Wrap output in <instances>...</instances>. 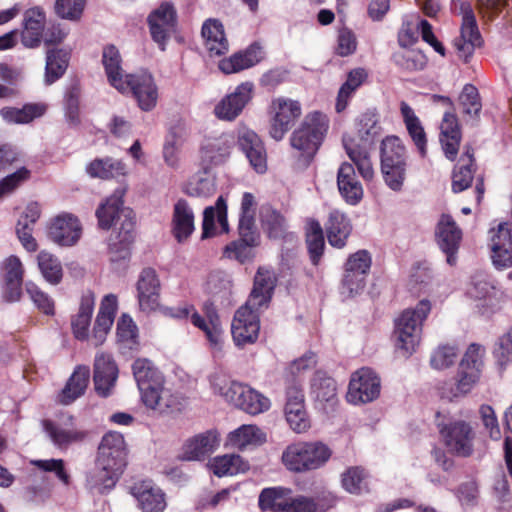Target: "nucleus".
<instances>
[{"mask_svg": "<svg viewBox=\"0 0 512 512\" xmlns=\"http://www.w3.org/2000/svg\"><path fill=\"white\" fill-rule=\"evenodd\" d=\"M132 370L142 401L148 408L166 413L178 407V397L171 389L164 387L162 373L150 360L145 358L135 360Z\"/></svg>", "mask_w": 512, "mask_h": 512, "instance_id": "obj_1", "label": "nucleus"}, {"mask_svg": "<svg viewBox=\"0 0 512 512\" xmlns=\"http://www.w3.org/2000/svg\"><path fill=\"white\" fill-rule=\"evenodd\" d=\"M329 129L328 117L318 111L308 113L290 136L300 166L306 167L317 153Z\"/></svg>", "mask_w": 512, "mask_h": 512, "instance_id": "obj_2", "label": "nucleus"}, {"mask_svg": "<svg viewBox=\"0 0 512 512\" xmlns=\"http://www.w3.org/2000/svg\"><path fill=\"white\" fill-rule=\"evenodd\" d=\"M377 123V115L367 111L361 114L357 120V133L362 143L357 142L355 138H343V146L349 159L354 162L365 181H372L375 175L367 145L371 144L373 138L378 134Z\"/></svg>", "mask_w": 512, "mask_h": 512, "instance_id": "obj_3", "label": "nucleus"}, {"mask_svg": "<svg viewBox=\"0 0 512 512\" xmlns=\"http://www.w3.org/2000/svg\"><path fill=\"white\" fill-rule=\"evenodd\" d=\"M330 506L325 497L294 496L293 491L285 487L266 488L259 495L261 510L272 512H319Z\"/></svg>", "mask_w": 512, "mask_h": 512, "instance_id": "obj_4", "label": "nucleus"}, {"mask_svg": "<svg viewBox=\"0 0 512 512\" xmlns=\"http://www.w3.org/2000/svg\"><path fill=\"white\" fill-rule=\"evenodd\" d=\"M483 356L484 349L471 344L460 362L456 383L445 382L438 387L440 397L452 401L468 394L481 378Z\"/></svg>", "mask_w": 512, "mask_h": 512, "instance_id": "obj_5", "label": "nucleus"}, {"mask_svg": "<svg viewBox=\"0 0 512 512\" xmlns=\"http://www.w3.org/2000/svg\"><path fill=\"white\" fill-rule=\"evenodd\" d=\"M331 454L330 448L322 442L298 441L283 450L281 462L290 472L306 473L324 466Z\"/></svg>", "mask_w": 512, "mask_h": 512, "instance_id": "obj_6", "label": "nucleus"}, {"mask_svg": "<svg viewBox=\"0 0 512 512\" xmlns=\"http://www.w3.org/2000/svg\"><path fill=\"white\" fill-rule=\"evenodd\" d=\"M431 311V303L421 300L414 308L405 309L395 320L397 347L406 355H411L419 345L423 322Z\"/></svg>", "mask_w": 512, "mask_h": 512, "instance_id": "obj_7", "label": "nucleus"}, {"mask_svg": "<svg viewBox=\"0 0 512 512\" xmlns=\"http://www.w3.org/2000/svg\"><path fill=\"white\" fill-rule=\"evenodd\" d=\"M127 464V448L124 437L118 432L106 433L98 447L96 465L104 472L102 479L111 481L106 487L115 484V479L122 473Z\"/></svg>", "mask_w": 512, "mask_h": 512, "instance_id": "obj_8", "label": "nucleus"}, {"mask_svg": "<svg viewBox=\"0 0 512 512\" xmlns=\"http://www.w3.org/2000/svg\"><path fill=\"white\" fill-rule=\"evenodd\" d=\"M406 149L400 138L388 136L382 141L381 170L385 183L394 191L402 189L407 167Z\"/></svg>", "mask_w": 512, "mask_h": 512, "instance_id": "obj_9", "label": "nucleus"}, {"mask_svg": "<svg viewBox=\"0 0 512 512\" xmlns=\"http://www.w3.org/2000/svg\"><path fill=\"white\" fill-rule=\"evenodd\" d=\"M213 388L227 402L251 415L260 414L270 407V400L267 397L242 383L225 381L223 384H214Z\"/></svg>", "mask_w": 512, "mask_h": 512, "instance_id": "obj_10", "label": "nucleus"}, {"mask_svg": "<svg viewBox=\"0 0 512 512\" xmlns=\"http://www.w3.org/2000/svg\"><path fill=\"white\" fill-rule=\"evenodd\" d=\"M261 309V307L246 302L236 310L231 324V333L236 346L243 347L257 341L260 331L259 311Z\"/></svg>", "mask_w": 512, "mask_h": 512, "instance_id": "obj_11", "label": "nucleus"}, {"mask_svg": "<svg viewBox=\"0 0 512 512\" xmlns=\"http://www.w3.org/2000/svg\"><path fill=\"white\" fill-rule=\"evenodd\" d=\"M270 136L280 141L301 116L302 108L298 101L279 97L271 102Z\"/></svg>", "mask_w": 512, "mask_h": 512, "instance_id": "obj_12", "label": "nucleus"}, {"mask_svg": "<svg viewBox=\"0 0 512 512\" xmlns=\"http://www.w3.org/2000/svg\"><path fill=\"white\" fill-rule=\"evenodd\" d=\"M147 23L153 41L161 50H165L168 40L177 27V12L174 5L171 2L161 3L150 12Z\"/></svg>", "mask_w": 512, "mask_h": 512, "instance_id": "obj_13", "label": "nucleus"}, {"mask_svg": "<svg viewBox=\"0 0 512 512\" xmlns=\"http://www.w3.org/2000/svg\"><path fill=\"white\" fill-rule=\"evenodd\" d=\"M380 389L377 374L369 368H361L352 375L346 398L355 405L369 403L378 398Z\"/></svg>", "mask_w": 512, "mask_h": 512, "instance_id": "obj_14", "label": "nucleus"}, {"mask_svg": "<svg viewBox=\"0 0 512 512\" xmlns=\"http://www.w3.org/2000/svg\"><path fill=\"white\" fill-rule=\"evenodd\" d=\"M446 447L461 457H469L474 451L475 432L471 425L463 420L452 421L440 429Z\"/></svg>", "mask_w": 512, "mask_h": 512, "instance_id": "obj_15", "label": "nucleus"}, {"mask_svg": "<svg viewBox=\"0 0 512 512\" xmlns=\"http://www.w3.org/2000/svg\"><path fill=\"white\" fill-rule=\"evenodd\" d=\"M124 89H117L121 93L131 92L143 111H151L157 104L158 89L154 78L149 73L125 75Z\"/></svg>", "mask_w": 512, "mask_h": 512, "instance_id": "obj_16", "label": "nucleus"}, {"mask_svg": "<svg viewBox=\"0 0 512 512\" xmlns=\"http://www.w3.org/2000/svg\"><path fill=\"white\" fill-rule=\"evenodd\" d=\"M461 34L454 42L458 55L465 62L472 56L476 47L482 43L476 18L469 3L461 4Z\"/></svg>", "mask_w": 512, "mask_h": 512, "instance_id": "obj_17", "label": "nucleus"}, {"mask_svg": "<svg viewBox=\"0 0 512 512\" xmlns=\"http://www.w3.org/2000/svg\"><path fill=\"white\" fill-rule=\"evenodd\" d=\"M118 378V367L110 354L97 353L94 360L93 381L95 391L102 397L111 394Z\"/></svg>", "mask_w": 512, "mask_h": 512, "instance_id": "obj_18", "label": "nucleus"}, {"mask_svg": "<svg viewBox=\"0 0 512 512\" xmlns=\"http://www.w3.org/2000/svg\"><path fill=\"white\" fill-rule=\"evenodd\" d=\"M130 493L143 512H164L167 507L165 493L150 480L134 483L130 487Z\"/></svg>", "mask_w": 512, "mask_h": 512, "instance_id": "obj_19", "label": "nucleus"}, {"mask_svg": "<svg viewBox=\"0 0 512 512\" xmlns=\"http://www.w3.org/2000/svg\"><path fill=\"white\" fill-rule=\"evenodd\" d=\"M436 239L441 250L447 255V263L455 265L462 231L450 215L443 214L436 229Z\"/></svg>", "mask_w": 512, "mask_h": 512, "instance_id": "obj_20", "label": "nucleus"}, {"mask_svg": "<svg viewBox=\"0 0 512 512\" xmlns=\"http://www.w3.org/2000/svg\"><path fill=\"white\" fill-rule=\"evenodd\" d=\"M82 228L79 220L71 214L55 217L48 227L49 239L60 246H72L81 237Z\"/></svg>", "mask_w": 512, "mask_h": 512, "instance_id": "obj_21", "label": "nucleus"}, {"mask_svg": "<svg viewBox=\"0 0 512 512\" xmlns=\"http://www.w3.org/2000/svg\"><path fill=\"white\" fill-rule=\"evenodd\" d=\"M73 419V416L69 415L62 423L50 420L43 422L45 432L59 449H67L70 445L82 442L87 437L85 431L74 426Z\"/></svg>", "mask_w": 512, "mask_h": 512, "instance_id": "obj_22", "label": "nucleus"}, {"mask_svg": "<svg viewBox=\"0 0 512 512\" xmlns=\"http://www.w3.org/2000/svg\"><path fill=\"white\" fill-rule=\"evenodd\" d=\"M285 416L291 429L296 433L306 432L310 421L304 407V394L300 386L294 384L287 389Z\"/></svg>", "mask_w": 512, "mask_h": 512, "instance_id": "obj_23", "label": "nucleus"}, {"mask_svg": "<svg viewBox=\"0 0 512 512\" xmlns=\"http://www.w3.org/2000/svg\"><path fill=\"white\" fill-rule=\"evenodd\" d=\"M253 88L254 86L251 82H244L238 85L233 93L225 97L215 107L216 116L224 120L235 119L251 100Z\"/></svg>", "mask_w": 512, "mask_h": 512, "instance_id": "obj_24", "label": "nucleus"}, {"mask_svg": "<svg viewBox=\"0 0 512 512\" xmlns=\"http://www.w3.org/2000/svg\"><path fill=\"white\" fill-rule=\"evenodd\" d=\"M354 162H343L337 172V186L341 196L350 205L358 204L364 195L363 186L358 180Z\"/></svg>", "mask_w": 512, "mask_h": 512, "instance_id": "obj_25", "label": "nucleus"}, {"mask_svg": "<svg viewBox=\"0 0 512 512\" xmlns=\"http://www.w3.org/2000/svg\"><path fill=\"white\" fill-rule=\"evenodd\" d=\"M160 283L155 270L144 269L137 282L139 306L142 311H154L159 305Z\"/></svg>", "mask_w": 512, "mask_h": 512, "instance_id": "obj_26", "label": "nucleus"}, {"mask_svg": "<svg viewBox=\"0 0 512 512\" xmlns=\"http://www.w3.org/2000/svg\"><path fill=\"white\" fill-rule=\"evenodd\" d=\"M238 144L256 172L264 173L267 169V158L258 135L254 131L244 130L239 134Z\"/></svg>", "mask_w": 512, "mask_h": 512, "instance_id": "obj_27", "label": "nucleus"}, {"mask_svg": "<svg viewBox=\"0 0 512 512\" xmlns=\"http://www.w3.org/2000/svg\"><path fill=\"white\" fill-rule=\"evenodd\" d=\"M120 224L116 240L109 244L111 252L119 253V258H126L129 255V247L135 239V215L132 210L124 209L119 214Z\"/></svg>", "mask_w": 512, "mask_h": 512, "instance_id": "obj_28", "label": "nucleus"}, {"mask_svg": "<svg viewBox=\"0 0 512 512\" xmlns=\"http://www.w3.org/2000/svg\"><path fill=\"white\" fill-rule=\"evenodd\" d=\"M194 229V213L185 199H179L173 207L172 234L178 243H183L191 236Z\"/></svg>", "mask_w": 512, "mask_h": 512, "instance_id": "obj_29", "label": "nucleus"}, {"mask_svg": "<svg viewBox=\"0 0 512 512\" xmlns=\"http://www.w3.org/2000/svg\"><path fill=\"white\" fill-rule=\"evenodd\" d=\"M90 381V369L88 366H77L67 380L63 389L59 392L57 400L62 405H69L84 395Z\"/></svg>", "mask_w": 512, "mask_h": 512, "instance_id": "obj_30", "label": "nucleus"}, {"mask_svg": "<svg viewBox=\"0 0 512 512\" xmlns=\"http://www.w3.org/2000/svg\"><path fill=\"white\" fill-rule=\"evenodd\" d=\"M440 143L445 156L453 161L457 157L462 134L455 114L445 113L440 126Z\"/></svg>", "mask_w": 512, "mask_h": 512, "instance_id": "obj_31", "label": "nucleus"}, {"mask_svg": "<svg viewBox=\"0 0 512 512\" xmlns=\"http://www.w3.org/2000/svg\"><path fill=\"white\" fill-rule=\"evenodd\" d=\"M23 25L22 44L27 48L38 47L44 32V12L39 7L27 10L24 14Z\"/></svg>", "mask_w": 512, "mask_h": 512, "instance_id": "obj_32", "label": "nucleus"}, {"mask_svg": "<svg viewBox=\"0 0 512 512\" xmlns=\"http://www.w3.org/2000/svg\"><path fill=\"white\" fill-rule=\"evenodd\" d=\"M325 230L329 244L336 248H343L351 234L352 225L343 212L333 210L329 213Z\"/></svg>", "mask_w": 512, "mask_h": 512, "instance_id": "obj_33", "label": "nucleus"}, {"mask_svg": "<svg viewBox=\"0 0 512 512\" xmlns=\"http://www.w3.org/2000/svg\"><path fill=\"white\" fill-rule=\"evenodd\" d=\"M276 278L272 271L259 268L255 278L252 292L246 302L264 308L268 306L275 287Z\"/></svg>", "mask_w": 512, "mask_h": 512, "instance_id": "obj_34", "label": "nucleus"}, {"mask_svg": "<svg viewBox=\"0 0 512 512\" xmlns=\"http://www.w3.org/2000/svg\"><path fill=\"white\" fill-rule=\"evenodd\" d=\"M218 434L215 431H207L189 439L183 446L182 460H200L211 453L218 445Z\"/></svg>", "mask_w": 512, "mask_h": 512, "instance_id": "obj_35", "label": "nucleus"}, {"mask_svg": "<svg viewBox=\"0 0 512 512\" xmlns=\"http://www.w3.org/2000/svg\"><path fill=\"white\" fill-rule=\"evenodd\" d=\"M86 173L91 178L110 180L125 177L128 174L124 162L112 157L96 158L86 166Z\"/></svg>", "mask_w": 512, "mask_h": 512, "instance_id": "obj_36", "label": "nucleus"}, {"mask_svg": "<svg viewBox=\"0 0 512 512\" xmlns=\"http://www.w3.org/2000/svg\"><path fill=\"white\" fill-rule=\"evenodd\" d=\"M201 34L211 56H220L228 51V40L225 37L223 25L218 20L208 19L205 21Z\"/></svg>", "mask_w": 512, "mask_h": 512, "instance_id": "obj_37", "label": "nucleus"}, {"mask_svg": "<svg viewBox=\"0 0 512 512\" xmlns=\"http://www.w3.org/2000/svg\"><path fill=\"white\" fill-rule=\"evenodd\" d=\"M94 305L95 296L93 292H85L81 297L79 311L71 322L73 334L78 340H87L89 337V327Z\"/></svg>", "mask_w": 512, "mask_h": 512, "instance_id": "obj_38", "label": "nucleus"}, {"mask_svg": "<svg viewBox=\"0 0 512 512\" xmlns=\"http://www.w3.org/2000/svg\"><path fill=\"white\" fill-rule=\"evenodd\" d=\"M400 113L409 136L422 157L427 153V137L420 119L414 110L404 101L400 103Z\"/></svg>", "mask_w": 512, "mask_h": 512, "instance_id": "obj_39", "label": "nucleus"}, {"mask_svg": "<svg viewBox=\"0 0 512 512\" xmlns=\"http://www.w3.org/2000/svg\"><path fill=\"white\" fill-rule=\"evenodd\" d=\"M217 189L216 177L212 171L205 168L194 174L185 184L183 192L190 197L208 198Z\"/></svg>", "mask_w": 512, "mask_h": 512, "instance_id": "obj_40", "label": "nucleus"}, {"mask_svg": "<svg viewBox=\"0 0 512 512\" xmlns=\"http://www.w3.org/2000/svg\"><path fill=\"white\" fill-rule=\"evenodd\" d=\"M102 63L109 83L116 89L126 88L127 85L124 84L126 74H124L121 66V55L114 45H108L103 48Z\"/></svg>", "mask_w": 512, "mask_h": 512, "instance_id": "obj_41", "label": "nucleus"}, {"mask_svg": "<svg viewBox=\"0 0 512 512\" xmlns=\"http://www.w3.org/2000/svg\"><path fill=\"white\" fill-rule=\"evenodd\" d=\"M260 58V47L252 45L244 52L221 60L219 69L225 74L238 73L257 64Z\"/></svg>", "mask_w": 512, "mask_h": 512, "instance_id": "obj_42", "label": "nucleus"}, {"mask_svg": "<svg viewBox=\"0 0 512 512\" xmlns=\"http://www.w3.org/2000/svg\"><path fill=\"white\" fill-rule=\"evenodd\" d=\"M215 218H217L223 232H228L227 205L222 196L218 197L215 206L206 207L203 212V239L215 234Z\"/></svg>", "mask_w": 512, "mask_h": 512, "instance_id": "obj_43", "label": "nucleus"}, {"mask_svg": "<svg viewBox=\"0 0 512 512\" xmlns=\"http://www.w3.org/2000/svg\"><path fill=\"white\" fill-rule=\"evenodd\" d=\"M474 162L473 149L466 146L464 154L460 158V164L455 167L452 175V190L459 193L470 187L473 180L472 170Z\"/></svg>", "mask_w": 512, "mask_h": 512, "instance_id": "obj_44", "label": "nucleus"}, {"mask_svg": "<svg viewBox=\"0 0 512 512\" xmlns=\"http://www.w3.org/2000/svg\"><path fill=\"white\" fill-rule=\"evenodd\" d=\"M122 196L123 192L116 191L96 210L98 223L102 229H109L115 222L118 223L119 214L125 209L122 207Z\"/></svg>", "mask_w": 512, "mask_h": 512, "instance_id": "obj_45", "label": "nucleus"}, {"mask_svg": "<svg viewBox=\"0 0 512 512\" xmlns=\"http://www.w3.org/2000/svg\"><path fill=\"white\" fill-rule=\"evenodd\" d=\"M260 221L263 230L270 238L278 239L284 237L287 231L285 217L270 205H264L260 209Z\"/></svg>", "mask_w": 512, "mask_h": 512, "instance_id": "obj_46", "label": "nucleus"}, {"mask_svg": "<svg viewBox=\"0 0 512 512\" xmlns=\"http://www.w3.org/2000/svg\"><path fill=\"white\" fill-rule=\"evenodd\" d=\"M266 441V434L255 425H242L229 434V442L239 450L249 445H258Z\"/></svg>", "mask_w": 512, "mask_h": 512, "instance_id": "obj_47", "label": "nucleus"}, {"mask_svg": "<svg viewBox=\"0 0 512 512\" xmlns=\"http://www.w3.org/2000/svg\"><path fill=\"white\" fill-rule=\"evenodd\" d=\"M68 66V53L61 49H51L46 53L45 82L54 83Z\"/></svg>", "mask_w": 512, "mask_h": 512, "instance_id": "obj_48", "label": "nucleus"}, {"mask_svg": "<svg viewBox=\"0 0 512 512\" xmlns=\"http://www.w3.org/2000/svg\"><path fill=\"white\" fill-rule=\"evenodd\" d=\"M38 268L43 278L52 285H57L63 277V269L59 259L47 251H41L37 255Z\"/></svg>", "mask_w": 512, "mask_h": 512, "instance_id": "obj_49", "label": "nucleus"}, {"mask_svg": "<svg viewBox=\"0 0 512 512\" xmlns=\"http://www.w3.org/2000/svg\"><path fill=\"white\" fill-rule=\"evenodd\" d=\"M335 381L323 372H317L312 380L311 392L319 402L333 404L337 397Z\"/></svg>", "mask_w": 512, "mask_h": 512, "instance_id": "obj_50", "label": "nucleus"}, {"mask_svg": "<svg viewBox=\"0 0 512 512\" xmlns=\"http://www.w3.org/2000/svg\"><path fill=\"white\" fill-rule=\"evenodd\" d=\"M366 76L367 74L362 68L354 69L348 74L346 82L341 86L338 92L335 107L338 113L345 110L350 96L363 83Z\"/></svg>", "mask_w": 512, "mask_h": 512, "instance_id": "obj_51", "label": "nucleus"}, {"mask_svg": "<svg viewBox=\"0 0 512 512\" xmlns=\"http://www.w3.org/2000/svg\"><path fill=\"white\" fill-rule=\"evenodd\" d=\"M306 242L310 258L317 265L324 250L323 229L318 221L311 220L307 226Z\"/></svg>", "mask_w": 512, "mask_h": 512, "instance_id": "obj_52", "label": "nucleus"}, {"mask_svg": "<svg viewBox=\"0 0 512 512\" xmlns=\"http://www.w3.org/2000/svg\"><path fill=\"white\" fill-rule=\"evenodd\" d=\"M459 104L463 114L476 120L479 118L482 103L477 88L472 84H466L459 96Z\"/></svg>", "mask_w": 512, "mask_h": 512, "instance_id": "obj_53", "label": "nucleus"}, {"mask_svg": "<svg viewBox=\"0 0 512 512\" xmlns=\"http://www.w3.org/2000/svg\"><path fill=\"white\" fill-rule=\"evenodd\" d=\"M366 473L360 467H350L342 475V486L351 494H363L369 492L366 481Z\"/></svg>", "mask_w": 512, "mask_h": 512, "instance_id": "obj_54", "label": "nucleus"}, {"mask_svg": "<svg viewBox=\"0 0 512 512\" xmlns=\"http://www.w3.org/2000/svg\"><path fill=\"white\" fill-rule=\"evenodd\" d=\"M118 342L123 348L133 350L138 346L137 326L132 318L123 314L117 322Z\"/></svg>", "mask_w": 512, "mask_h": 512, "instance_id": "obj_55", "label": "nucleus"}, {"mask_svg": "<svg viewBox=\"0 0 512 512\" xmlns=\"http://www.w3.org/2000/svg\"><path fill=\"white\" fill-rule=\"evenodd\" d=\"M6 281L12 290L11 300H18L23 281L24 268L17 256H10L5 262Z\"/></svg>", "mask_w": 512, "mask_h": 512, "instance_id": "obj_56", "label": "nucleus"}, {"mask_svg": "<svg viewBox=\"0 0 512 512\" xmlns=\"http://www.w3.org/2000/svg\"><path fill=\"white\" fill-rule=\"evenodd\" d=\"M191 322L205 333L211 345L217 346L222 342L223 329L221 324L212 323L195 310L191 313Z\"/></svg>", "mask_w": 512, "mask_h": 512, "instance_id": "obj_57", "label": "nucleus"}, {"mask_svg": "<svg viewBox=\"0 0 512 512\" xmlns=\"http://www.w3.org/2000/svg\"><path fill=\"white\" fill-rule=\"evenodd\" d=\"M242 459L239 455L215 457L209 464L212 472L218 476L234 475L240 471Z\"/></svg>", "mask_w": 512, "mask_h": 512, "instance_id": "obj_58", "label": "nucleus"}, {"mask_svg": "<svg viewBox=\"0 0 512 512\" xmlns=\"http://www.w3.org/2000/svg\"><path fill=\"white\" fill-rule=\"evenodd\" d=\"M457 355V349L454 346H439L431 355V366L437 370L447 369L455 363Z\"/></svg>", "mask_w": 512, "mask_h": 512, "instance_id": "obj_59", "label": "nucleus"}, {"mask_svg": "<svg viewBox=\"0 0 512 512\" xmlns=\"http://www.w3.org/2000/svg\"><path fill=\"white\" fill-rule=\"evenodd\" d=\"M26 292L39 310L47 315L54 314V302L35 283L28 281L25 285Z\"/></svg>", "mask_w": 512, "mask_h": 512, "instance_id": "obj_60", "label": "nucleus"}, {"mask_svg": "<svg viewBox=\"0 0 512 512\" xmlns=\"http://www.w3.org/2000/svg\"><path fill=\"white\" fill-rule=\"evenodd\" d=\"M493 354L501 369L512 361V329L499 338Z\"/></svg>", "mask_w": 512, "mask_h": 512, "instance_id": "obj_61", "label": "nucleus"}, {"mask_svg": "<svg viewBox=\"0 0 512 512\" xmlns=\"http://www.w3.org/2000/svg\"><path fill=\"white\" fill-rule=\"evenodd\" d=\"M257 243H247L241 237L237 241H233L224 248V256L229 259H235L241 263L250 259L251 248Z\"/></svg>", "mask_w": 512, "mask_h": 512, "instance_id": "obj_62", "label": "nucleus"}, {"mask_svg": "<svg viewBox=\"0 0 512 512\" xmlns=\"http://www.w3.org/2000/svg\"><path fill=\"white\" fill-rule=\"evenodd\" d=\"M494 291V286L488 277L484 274L475 275L472 278L468 294L474 299H485L489 297Z\"/></svg>", "mask_w": 512, "mask_h": 512, "instance_id": "obj_63", "label": "nucleus"}, {"mask_svg": "<svg viewBox=\"0 0 512 512\" xmlns=\"http://www.w3.org/2000/svg\"><path fill=\"white\" fill-rule=\"evenodd\" d=\"M371 266V257L366 250L352 254L345 264V271L367 275Z\"/></svg>", "mask_w": 512, "mask_h": 512, "instance_id": "obj_64", "label": "nucleus"}]
</instances>
